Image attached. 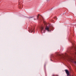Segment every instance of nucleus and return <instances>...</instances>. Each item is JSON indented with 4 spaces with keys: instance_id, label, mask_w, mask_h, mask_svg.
Returning a JSON list of instances; mask_svg holds the SVG:
<instances>
[{
    "instance_id": "nucleus-1",
    "label": "nucleus",
    "mask_w": 76,
    "mask_h": 76,
    "mask_svg": "<svg viewBox=\"0 0 76 76\" xmlns=\"http://www.w3.org/2000/svg\"><path fill=\"white\" fill-rule=\"evenodd\" d=\"M56 55L57 57H60L61 58H62V59H65L66 57H69V55L66 53L62 54L61 55L57 53H56Z\"/></svg>"
},
{
    "instance_id": "nucleus-2",
    "label": "nucleus",
    "mask_w": 76,
    "mask_h": 76,
    "mask_svg": "<svg viewBox=\"0 0 76 76\" xmlns=\"http://www.w3.org/2000/svg\"><path fill=\"white\" fill-rule=\"evenodd\" d=\"M53 27L51 25H49L48 26H46V27L45 28V29L46 30H47L48 31H51L52 29H53Z\"/></svg>"
},
{
    "instance_id": "nucleus-3",
    "label": "nucleus",
    "mask_w": 76,
    "mask_h": 76,
    "mask_svg": "<svg viewBox=\"0 0 76 76\" xmlns=\"http://www.w3.org/2000/svg\"><path fill=\"white\" fill-rule=\"evenodd\" d=\"M73 46L74 47L72 48V49L74 50L75 51H74V53H73V55L75 57H76V47L74 45H73Z\"/></svg>"
},
{
    "instance_id": "nucleus-4",
    "label": "nucleus",
    "mask_w": 76,
    "mask_h": 76,
    "mask_svg": "<svg viewBox=\"0 0 76 76\" xmlns=\"http://www.w3.org/2000/svg\"><path fill=\"white\" fill-rule=\"evenodd\" d=\"M40 30L41 33H45V30L44 29V27L42 26L40 27Z\"/></svg>"
},
{
    "instance_id": "nucleus-5",
    "label": "nucleus",
    "mask_w": 76,
    "mask_h": 76,
    "mask_svg": "<svg viewBox=\"0 0 76 76\" xmlns=\"http://www.w3.org/2000/svg\"><path fill=\"white\" fill-rule=\"evenodd\" d=\"M19 5H18V7H20V9H21V6H22V4H21V3H20L21 2V0H19Z\"/></svg>"
},
{
    "instance_id": "nucleus-6",
    "label": "nucleus",
    "mask_w": 76,
    "mask_h": 76,
    "mask_svg": "<svg viewBox=\"0 0 76 76\" xmlns=\"http://www.w3.org/2000/svg\"><path fill=\"white\" fill-rule=\"evenodd\" d=\"M28 31L29 32H31V33L32 32L34 31V30H33V28H30L28 29Z\"/></svg>"
},
{
    "instance_id": "nucleus-7",
    "label": "nucleus",
    "mask_w": 76,
    "mask_h": 76,
    "mask_svg": "<svg viewBox=\"0 0 76 76\" xmlns=\"http://www.w3.org/2000/svg\"><path fill=\"white\" fill-rule=\"evenodd\" d=\"M65 72L67 75V76H68L69 75V71L67 69H65Z\"/></svg>"
},
{
    "instance_id": "nucleus-8",
    "label": "nucleus",
    "mask_w": 76,
    "mask_h": 76,
    "mask_svg": "<svg viewBox=\"0 0 76 76\" xmlns=\"http://www.w3.org/2000/svg\"><path fill=\"white\" fill-rule=\"evenodd\" d=\"M33 18V17H28V19H30V18Z\"/></svg>"
},
{
    "instance_id": "nucleus-9",
    "label": "nucleus",
    "mask_w": 76,
    "mask_h": 76,
    "mask_svg": "<svg viewBox=\"0 0 76 76\" xmlns=\"http://www.w3.org/2000/svg\"><path fill=\"white\" fill-rule=\"evenodd\" d=\"M39 18V16H38L37 17V19H38V18Z\"/></svg>"
},
{
    "instance_id": "nucleus-10",
    "label": "nucleus",
    "mask_w": 76,
    "mask_h": 76,
    "mask_svg": "<svg viewBox=\"0 0 76 76\" xmlns=\"http://www.w3.org/2000/svg\"><path fill=\"white\" fill-rule=\"evenodd\" d=\"M74 63H75V64H76V61H74Z\"/></svg>"
},
{
    "instance_id": "nucleus-11",
    "label": "nucleus",
    "mask_w": 76,
    "mask_h": 76,
    "mask_svg": "<svg viewBox=\"0 0 76 76\" xmlns=\"http://www.w3.org/2000/svg\"><path fill=\"white\" fill-rule=\"evenodd\" d=\"M41 16L42 17V20H44V18H43V17H42V16Z\"/></svg>"
},
{
    "instance_id": "nucleus-12",
    "label": "nucleus",
    "mask_w": 76,
    "mask_h": 76,
    "mask_svg": "<svg viewBox=\"0 0 76 76\" xmlns=\"http://www.w3.org/2000/svg\"><path fill=\"white\" fill-rule=\"evenodd\" d=\"M70 50H68V53H69V52H70Z\"/></svg>"
},
{
    "instance_id": "nucleus-13",
    "label": "nucleus",
    "mask_w": 76,
    "mask_h": 76,
    "mask_svg": "<svg viewBox=\"0 0 76 76\" xmlns=\"http://www.w3.org/2000/svg\"><path fill=\"white\" fill-rule=\"evenodd\" d=\"M56 76H58V75H56Z\"/></svg>"
},
{
    "instance_id": "nucleus-14",
    "label": "nucleus",
    "mask_w": 76,
    "mask_h": 76,
    "mask_svg": "<svg viewBox=\"0 0 76 76\" xmlns=\"http://www.w3.org/2000/svg\"><path fill=\"white\" fill-rule=\"evenodd\" d=\"M53 76H54V75H53Z\"/></svg>"
},
{
    "instance_id": "nucleus-15",
    "label": "nucleus",
    "mask_w": 76,
    "mask_h": 76,
    "mask_svg": "<svg viewBox=\"0 0 76 76\" xmlns=\"http://www.w3.org/2000/svg\"><path fill=\"white\" fill-rule=\"evenodd\" d=\"M53 9V8H52L51 9Z\"/></svg>"
}]
</instances>
